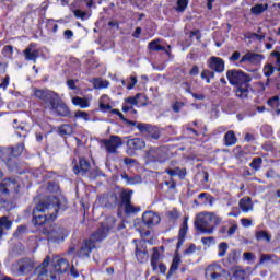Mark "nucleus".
Wrapping results in <instances>:
<instances>
[{
	"instance_id": "61",
	"label": "nucleus",
	"mask_w": 280,
	"mask_h": 280,
	"mask_svg": "<svg viewBox=\"0 0 280 280\" xmlns=\"http://www.w3.org/2000/svg\"><path fill=\"white\" fill-rule=\"evenodd\" d=\"M183 106H185V103L183 102H175L172 106L174 113H180V108H183Z\"/></svg>"
},
{
	"instance_id": "48",
	"label": "nucleus",
	"mask_w": 280,
	"mask_h": 280,
	"mask_svg": "<svg viewBox=\"0 0 280 280\" xmlns=\"http://www.w3.org/2000/svg\"><path fill=\"white\" fill-rule=\"evenodd\" d=\"M188 3H189L188 0H177L176 11L177 12H185V10L187 9Z\"/></svg>"
},
{
	"instance_id": "28",
	"label": "nucleus",
	"mask_w": 280,
	"mask_h": 280,
	"mask_svg": "<svg viewBox=\"0 0 280 280\" xmlns=\"http://www.w3.org/2000/svg\"><path fill=\"white\" fill-rule=\"evenodd\" d=\"M180 255H178V250L175 252V255L173 257V261L171 265V268L168 270L167 277H172L176 270H178V266H180Z\"/></svg>"
},
{
	"instance_id": "42",
	"label": "nucleus",
	"mask_w": 280,
	"mask_h": 280,
	"mask_svg": "<svg viewBox=\"0 0 280 280\" xmlns=\"http://www.w3.org/2000/svg\"><path fill=\"white\" fill-rule=\"evenodd\" d=\"M138 130L141 131L142 135H144V137H147V135L150 132V130H152V125L145 124V122H140V124H138Z\"/></svg>"
},
{
	"instance_id": "30",
	"label": "nucleus",
	"mask_w": 280,
	"mask_h": 280,
	"mask_svg": "<svg viewBox=\"0 0 280 280\" xmlns=\"http://www.w3.org/2000/svg\"><path fill=\"white\" fill-rule=\"evenodd\" d=\"M240 209L244 211L245 213H248V211H253V205L250 203V197H244L238 202Z\"/></svg>"
},
{
	"instance_id": "51",
	"label": "nucleus",
	"mask_w": 280,
	"mask_h": 280,
	"mask_svg": "<svg viewBox=\"0 0 280 280\" xmlns=\"http://www.w3.org/2000/svg\"><path fill=\"white\" fill-rule=\"evenodd\" d=\"M272 73H275V66H272L271 63H267L264 67V74L266 78H270V75H272Z\"/></svg>"
},
{
	"instance_id": "36",
	"label": "nucleus",
	"mask_w": 280,
	"mask_h": 280,
	"mask_svg": "<svg viewBox=\"0 0 280 280\" xmlns=\"http://www.w3.org/2000/svg\"><path fill=\"white\" fill-rule=\"evenodd\" d=\"M225 145H235L237 143V138L235 137V131L230 130L224 136Z\"/></svg>"
},
{
	"instance_id": "20",
	"label": "nucleus",
	"mask_w": 280,
	"mask_h": 280,
	"mask_svg": "<svg viewBox=\"0 0 280 280\" xmlns=\"http://www.w3.org/2000/svg\"><path fill=\"white\" fill-rule=\"evenodd\" d=\"M91 171V163L86 159L82 158L79 161V165L73 166L74 174H80V176H86Z\"/></svg>"
},
{
	"instance_id": "54",
	"label": "nucleus",
	"mask_w": 280,
	"mask_h": 280,
	"mask_svg": "<svg viewBox=\"0 0 280 280\" xmlns=\"http://www.w3.org/2000/svg\"><path fill=\"white\" fill-rule=\"evenodd\" d=\"M73 13L77 19H81L82 21H86V19H89V13L82 10H74Z\"/></svg>"
},
{
	"instance_id": "9",
	"label": "nucleus",
	"mask_w": 280,
	"mask_h": 280,
	"mask_svg": "<svg viewBox=\"0 0 280 280\" xmlns=\"http://www.w3.org/2000/svg\"><path fill=\"white\" fill-rule=\"evenodd\" d=\"M132 194L131 189H124L120 192V205H124L125 213H139L141 211L140 207L132 205Z\"/></svg>"
},
{
	"instance_id": "19",
	"label": "nucleus",
	"mask_w": 280,
	"mask_h": 280,
	"mask_svg": "<svg viewBox=\"0 0 280 280\" xmlns=\"http://www.w3.org/2000/svg\"><path fill=\"white\" fill-rule=\"evenodd\" d=\"M264 60V55L257 52H246L240 60L241 65L244 62H250L252 65H259Z\"/></svg>"
},
{
	"instance_id": "17",
	"label": "nucleus",
	"mask_w": 280,
	"mask_h": 280,
	"mask_svg": "<svg viewBox=\"0 0 280 280\" xmlns=\"http://www.w3.org/2000/svg\"><path fill=\"white\" fill-rule=\"evenodd\" d=\"M127 152L128 154H132L139 150H143L145 148V140L142 138H132L127 140Z\"/></svg>"
},
{
	"instance_id": "6",
	"label": "nucleus",
	"mask_w": 280,
	"mask_h": 280,
	"mask_svg": "<svg viewBox=\"0 0 280 280\" xmlns=\"http://www.w3.org/2000/svg\"><path fill=\"white\" fill-rule=\"evenodd\" d=\"M42 235H47L48 240L51 242H65V237L69 235V232L62 228L61 225H55V226H43L40 229Z\"/></svg>"
},
{
	"instance_id": "59",
	"label": "nucleus",
	"mask_w": 280,
	"mask_h": 280,
	"mask_svg": "<svg viewBox=\"0 0 280 280\" xmlns=\"http://www.w3.org/2000/svg\"><path fill=\"white\" fill-rule=\"evenodd\" d=\"M237 229H240L237 223H233L232 226L228 230L229 237H233V234L237 233Z\"/></svg>"
},
{
	"instance_id": "5",
	"label": "nucleus",
	"mask_w": 280,
	"mask_h": 280,
	"mask_svg": "<svg viewBox=\"0 0 280 280\" xmlns=\"http://www.w3.org/2000/svg\"><path fill=\"white\" fill-rule=\"evenodd\" d=\"M69 260L60 257H56L52 259V269L50 272L47 271L48 280H60V276L65 275V272H69Z\"/></svg>"
},
{
	"instance_id": "12",
	"label": "nucleus",
	"mask_w": 280,
	"mask_h": 280,
	"mask_svg": "<svg viewBox=\"0 0 280 280\" xmlns=\"http://www.w3.org/2000/svg\"><path fill=\"white\" fill-rule=\"evenodd\" d=\"M49 261H51V257L46 256L43 262L33 271V280H49L47 278V266H49Z\"/></svg>"
},
{
	"instance_id": "1",
	"label": "nucleus",
	"mask_w": 280,
	"mask_h": 280,
	"mask_svg": "<svg viewBox=\"0 0 280 280\" xmlns=\"http://www.w3.org/2000/svg\"><path fill=\"white\" fill-rule=\"evenodd\" d=\"M65 211V206L60 205V199L56 196H50L45 200H40L33 209L34 226H49V222L56 220L58 211Z\"/></svg>"
},
{
	"instance_id": "26",
	"label": "nucleus",
	"mask_w": 280,
	"mask_h": 280,
	"mask_svg": "<svg viewBox=\"0 0 280 280\" xmlns=\"http://www.w3.org/2000/svg\"><path fill=\"white\" fill-rule=\"evenodd\" d=\"M237 261H240V252H237V249H232L228 254V258L225 260V266H228V267L236 266Z\"/></svg>"
},
{
	"instance_id": "16",
	"label": "nucleus",
	"mask_w": 280,
	"mask_h": 280,
	"mask_svg": "<svg viewBox=\"0 0 280 280\" xmlns=\"http://www.w3.org/2000/svg\"><path fill=\"white\" fill-rule=\"evenodd\" d=\"M95 242H101V241H94L93 240V234L90 236L89 240H85L80 247V249L77 253L78 257H89L91 255V250L95 248Z\"/></svg>"
},
{
	"instance_id": "4",
	"label": "nucleus",
	"mask_w": 280,
	"mask_h": 280,
	"mask_svg": "<svg viewBox=\"0 0 280 280\" xmlns=\"http://www.w3.org/2000/svg\"><path fill=\"white\" fill-rule=\"evenodd\" d=\"M36 268L32 258H21L11 265V272L16 277H25Z\"/></svg>"
},
{
	"instance_id": "55",
	"label": "nucleus",
	"mask_w": 280,
	"mask_h": 280,
	"mask_svg": "<svg viewBox=\"0 0 280 280\" xmlns=\"http://www.w3.org/2000/svg\"><path fill=\"white\" fill-rule=\"evenodd\" d=\"M2 208L5 209V211H12L14 209V202L8 201L5 199L1 200Z\"/></svg>"
},
{
	"instance_id": "63",
	"label": "nucleus",
	"mask_w": 280,
	"mask_h": 280,
	"mask_svg": "<svg viewBox=\"0 0 280 280\" xmlns=\"http://www.w3.org/2000/svg\"><path fill=\"white\" fill-rule=\"evenodd\" d=\"M164 185L168 186V189H176V182L174 179L165 182Z\"/></svg>"
},
{
	"instance_id": "52",
	"label": "nucleus",
	"mask_w": 280,
	"mask_h": 280,
	"mask_svg": "<svg viewBox=\"0 0 280 280\" xmlns=\"http://www.w3.org/2000/svg\"><path fill=\"white\" fill-rule=\"evenodd\" d=\"M261 163H264L261 158H254L249 165L253 170H259V167H261Z\"/></svg>"
},
{
	"instance_id": "15",
	"label": "nucleus",
	"mask_w": 280,
	"mask_h": 280,
	"mask_svg": "<svg viewBox=\"0 0 280 280\" xmlns=\"http://www.w3.org/2000/svg\"><path fill=\"white\" fill-rule=\"evenodd\" d=\"M50 110L55 113V115H58V117H69L71 115V109H69V106H67V104H65V101H62V98L60 97L54 104Z\"/></svg>"
},
{
	"instance_id": "35",
	"label": "nucleus",
	"mask_w": 280,
	"mask_h": 280,
	"mask_svg": "<svg viewBox=\"0 0 280 280\" xmlns=\"http://www.w3.org/2000/svg\"><path fill=\"white\" fill-rule=\"evenodd\" d=\"M9 148L12 151L13 156L15 159H19V156H21V154H23V151L25 150V142H20L14 147H9Z\"/></svg>"
},
{
	"instance_id": "44",
	"label": "nucleus",
	"mask_w": 280,
	"mask_h": 280,
	"mask_svg": "<svg viewBox=\"0 0 280 280\" xmlns=\"http://www.w3.org/2000/svg\"><path fill=\"white\" fill-rule=\"evenodd\" d=\"M201 78H202V80H207V84H210L211 83L210 78H215V72L211 71V70H203L201 72Z\"/></svg>"
},
{
	"instance_id": "56",
	"label": "nucleus",
	"mask_w": 280,
	"mask_h": 280,
	"mask_svg": "<svg viewBox=\"0 0 280 280\" xmlns=\"http://www.w3.org/2000/svg\"><path fill=\"white\" fill-rule=\"evenodd\" d=\"M74 117H77V118L80 117L81 119L89 121V113H86V112L78 110V112H75Z\"/></svg>"
},
{
	"instance_id": "53",
	"label": "nucleus",
	"mask_w": 280,
	"mask_h": 280,
	"mask_svg": "<svg viewBox=\"0 0 280 280\" xmlns=\"http://www.w3.org/2000/svg\"><path fill=\"white\" fill-rule=\"evenodd\" d=\"M275 255L272 254H261L259 264H268V261H272L275 259Z\"/></svg>"
},
{
	"instance_id": "43",
	"label": "nucleus",
	"mask_w": 280,
	"mask_h": 280,
	"mask_svg": "<svg viewBox=\"0 0 280 280\" xmlns=\"http://www.w3.org/2000/svg\"><path fill=\"white\" fill-rule=\"evenodd\" d=\"M110 83L106 80L94 79V89H108Z\"/></svg>"
},
{
	"instance_id": "38",
	"label": "nucleus",
	"mask_w": 280,
	"mask_h": 280,
	"mask_svg": "<svg viewBox=\"0 0 280 280\" xmlns=\"http://www.w3.org/2000/svg\"><path fill=\"white\" fill-rule=\"evenodd\" d=\"M59 135L61 137H67V136L73 135V127H71V125H67V124L61 125L59 127Z\"/></svg>"
},
{
	"instance_id": "41",
	"label": "nucleus",
	"mask_w": 280,
	"mask_h": 280,
	"mask_svg": "<svg viewBox=\"0 0 280 280\" xmlns=\"http://www.w3.org/2000/svg\"><path fill=\"white\" fill-rule=\"evenodd\" d=\"M233 278L236 280H245L246 271L241 267H236V269L233 271Z\"/></svg>"
},
{
	"instance_id": "21",
	"label": "nucleus",
	"mask_w": 280,
	"mask_h": 280,
	"mask_svg": "<svg viewBox=\"0 0 280 280\" xmlns=\"http://www.w3.org/2000/svg\"><path fill=\"white\" fill-rule=\"evenodd\" d=\"M189 221V217H184V221L179 228L178 232V242H177V250L183 246V243L185 242V237L187 236V231H189V225L187 222Z\"/></svg>"
},
{
	"instance_id": "64",
	"label": "nucleus",
	"mask_w": 280,
	"mask_h": 280,
	"mask_svg": "<svg viewBox=\"0 0 280 280\" xmlns=\"http://www.w3.org/2000/svg\"><path fill=\"white\" fill-rule=\"evenodd\" d=\"M271 56L276 58V65L279 67L280 66V52L279 51H272Z\"/></svg>"
},
{
	"instance_id": "45",
	"label": "nucleus",
	"mask_w": 280,
	"mask_h": 280,
	"mask_svg": "<svg viewBox=\"0 0 280 280\" xmlns=\"http://www.w3.org/2000/svg\"><path fill=\"white\" fill-rule=\"evenodd\" d=\"M108 205L110 207H117V206H121V202L119 201V197L117 196V194H112L108 197Z\"/></svg>"
},
{
	"instance_id": "57",
	"label": "nucleus",
	"mask_w": 280,
	"mask_h": 280,
	"mask_svg": "<svg viewBox=\"0 0 280 280\" xmlns=\"http://www.w3.org/2000/svg\"><path fill=\"white\" fill-rule=\"evenodd\" d=\"M178 172H180V167L175 168H166L165 173L168 174V176H178Z\"/></svg>"
},
{
	"instance_id": "33",
	"label": "nucleus",
	"mask_w": 280,
	"mask_h": 280,
	"mask_svg": "<svg viewBox=\"0 0 280 280\" xmlns=\"http://www.w3.org/2000/svg\"><path fill=\"white\" fill-rule=\"evenodd\" d=\"M255 237H256L257 242L265 241L268 244H270V242L272 241V236L264 230L257 231L255 234Z\"/></svg>"
},
{
	"instance_id": "32",
	"label": "nucleus",
	"mask_w": 280,
	"mask_h": 280,
	"mask_svg": "<svg viewBox=\"0 0 280 280\" xmlns=\"http://www.w3.org/2000/svg\"><path fill=\"white\" fill-rule=\"evenodd\" d=\"M268 10V3H258L250 8L252 14L254 16H259V14H264Z\"/></svg>"
},
{
	"instance_id": "46",
	"label": "nucleus",
	"mask_w": 280,
	"mask_h": 280,
	"mask_svg": "<svg viewBox=\"0 0 280 280\" xmlns=\"http://www.w3.org/2000/svg\"><path fill=\"white\" fill-rule=\"evenodd\" d=\"M245 38H248L250 40H255V38L257 40H264V38H266V36L265 35H259L257 33L247 32V33H245Z\"/></svg>"
},
{
	"instance_id": "24",
	"label": "nucleus",
	"mask_w": 280,
	"mask_h": 280,
	"mask_svg": "<svg viewBox=\"0 0 280 280\" xmlns=\"http://www.w3.org/2000/svg\"><path fill=\"white\" fill-rule=\"evenodd\" d=\"M120 178H122L127 185H141V183H143L141 175L129 176L128 173H121Z\"/></svg>"
},
{
	"instance_id": "62",
	"label": "nucleus",
	"mask_w": 280,
	"mask_h": 280,
	"mask_svg": "<svg viewBox=\"0 0 280 280\" xmlns=\"http://www.w3.org/2000/svg\"><path fill=\"white\" fill-rule=\"evenodd\" d=\"M242 54L240 51H234L232 56H230L229 60L230 62H236V60H240V57Z\"/></svg>"
},
{
	"instance_id": "2",
	"label": "nucleus",
	"mask_w": 280,
	"mask_h": 280,
	"mask_svg": "<svg viewBox=\"0 0 280 280\" xmlns=\"http://www.w3.org/2000/svg\"><path fill=\"white\" fill-rule=\"evenodd\" d=\"M226 78L232 86H236V97H240V100H248L253 77L242 70L232 69L226 71Z\"/></svg>"
},
{
	"instance_id": "40",
	"label": "nucleus",
	"mask_w": 280,
	"mask_h": 280,
	"mask_svg": "<svg viewBox=\"0 0 280 280\" xmlns=\"http://www.w3.org/2000/svg\"><path fill=\"white\" fill-rule=\"evenodd\" d=\"M75 266H78V259L74 256L71 260V267L69 268H70L71 277H74V279H78V277H80V273L78 272V268H75Z\"/></svg>"
},
{
	"instance_id": "47",
	"label": "nucleus",
	"mask_w": 280,
	"mask_h": 280,
	"mask_svg": "<svg viewBox=\"0 0 280 280\" xmlns=\"http://www.w3.org/2000/svg\"><path fill=\"white\" fill-rule=\"evenodd\" d=\"M218 248H219L218 255L220 257H224L226 255V250H229V244L222 242V243L219 244Z\"/></svg>"
},
{
	"instance_id": "25",
	"label": "nucleus",
	"mask_w": 280,
	"mask_h": 280,
	"mask_svg": "<svg viewBox=\"0 0 280 280\" xmlns=\"http://www.w3.org/2000/svg\"><path fill=\"white\" fill-rule=\"evenodd\" d=\"M12 229V220H10L7 215L0 218V240L5 235V231H10Z\"/></svg>"
},
{
	"instance_id": "13",
	"label": "nucleus",
	"mask_w": 280,
	"mask_h": 280,
	"mask_svg": "<svg viewBox=\"0 0 280 280\" xmlns=\"http://www.w3.org/2000/svg\"><path fill=\"white\" fill-rule=\"evenodd\" d=\"M12 191L19 194V182L14 178H4L0 183V194L8 196V194H12Z\"/></svg>"
},
{
	"instance_id": "29",
	"label": "nucleus",
	"mask_w": 280,
	"mask_h": 280,
	"mask_svg": "<svg viewBox=\"0 0 280 280\" xmlns=\"http://www.w3.org/2000/svg\"><path fill=\"white\" fill-rule=\"evenodd\" d=\"M165 215L168 222H172V224H176V222H178L180 219V212L176 208L166 211Z\"/></svg>"
},
{
	"instance_id": "14",
	"label": "nucleus",
	"mask_w": 280,
	"mask_h": 280,
	"mask_svg": "<svg viewBox=\"0 0 280 280\" xmlns=\"http://www.w3.org/2000/svg\"><path fill=\"white\" fill-rule=\"evenodd\" d=\"M142 222L144 226H148V229H152V226H156V224H160L161 217L154 211H145L142 214Z\"/></svg>"
},
{
	"instance_id": "31",
	"label": "nucleus",
	"mask_w": 280,
	"mask_h": 280,
	"mask_svg": "<svg viewBox=\"0 0 280 280\" xmlns=\"http://www.w3.org/2000/svg\"><path fill=\"white\" fill-rule=\"evenodd\" d=\"M161 259V253H159V248H153V254L151 256V267L152 270L156 271L159 270V260Z\"/></svg>"
},
{
	"instance_id": "11",
	"label": "nucleus",
	"mask_w": 280,
	"mask_h": 280,
	"mask_svg": "<svg viewBox=\"0 0 280 280\" xmlns=\"http://www.w3.org/2000/svg\"><path fill=\"white\" fill-rule=\"evenodd\" d=\"M0 159H1V161H3V163H5V165L9 170H11V171L16 170L19 164L16 163V158L10 150V147L3 148L0 151Z\"/></svg>"
},
{
	"instance_id": "7",
	"label": "nucleus",
	"mask_w": 280,
	"mask_h": 280,
	"mask_svg": "<svg viewBox=\"0 0 280 280\" xmlns=\"http://www.w3.org/2000/svg\"><path fill=\"white\" fill-rule=\"evenodd\" d=\"M117 220L115 217H107L105 222L101 223V226L92 234V240L94 242H102V240H106L108 234L113 229H115Z\"/></svg>"
},
{
	"instance_id": "60",
	"label": "nucleus",
	"mask_w": 280,
	"mask_h": 280,
	"mask_svg": "<svg viewBox=\"0 0 280 280\" xmlns=\"http://www.w3.org/2000/svg\"><path fill=\"white\" fill-rule=\"evenodd\" d=\"M243 259H245V261H255V254L250 252H245L243 254Z\"/></svg>"
},
{
	"instance_id": "49",
	"label": "nucleus",
	"mask_w": 280,
	"mask_h": 280,
	"mask_svg": "<svg viewBox=\"0 0 280 280\" xmlns=\"http://www.w3.org/2000/svg\"><path fill=\"white\" fill-rule=\"evenodd\" d=\"M145 137L156 140L161 137V133L159 132V129H156V127L152 126V129L148 132Z\"/></svg>"
},
{
	"instance_id": "10",
	"label": "nucleus",
	"mask_w": 280,
	"mask_h": 280,
	"mask_svg": "<svg viewBox=\"0 0 280 280\" xmlns=\"http://www.w3.org/2000/svg\"><path fill=\"white\" fill-rule=\"evenodd\" d=\"M103 145L109 154H117V149L121 148L124 142L119 136H110L109 139L103 140Z\"/></svg>"
},
{
	"instance_id": "18",
	"label": "nucleus",
	"mask_w": 280,
	"mask_h": 280,
	"mask_svg": "<svg viewBox=\"0 0 280 280\" xmlns=\"http://www.w3.org/2000/svg\"><path fill=\"white\" fill-rule=\"evenodd\" d=\"M25 60L36 62L40 58V50L36 49V44H30L26 49L23 50Z\"/></svg>"
},
{
	"instance_id": "58",
	"label": "nucleus",
	"mask_w": 280,
	"mask_h": 280,
	"mask_svg": "<svg viewBox=\"0 0 280 280\" xmlns=\"http://www.w3.org/2000/svg\"><path fill=\"white\" fill-rule=\"evenodd\" d=\"M13 51H14V48L10 45L4 46L2 49V54L4 56H12Z\"/></svg>"
},
{
	"instance_id": "39",
	"label": "nucleus",
	"mask_w": 280,
	"mask_h": 280,
	"mask_svg": "<svg viewBox=\"0 0 280 280\" xmlns=\"http://www.w3.org/2000/svg\"><path fill=\"white\" fill-rule=\"evenodd\" d=\"M136 257L140 264H144L148 260V250H140L139 247H136Z\"/></svg>"
},
{
	"instance_id": "34",
	"label": "nucleus",
	"mask_w": 280,
	"mask_h": 280,
	"mask_svg": "<svg viewBox=\"0 0 280 280\" xmlns=\"http://www.w3.org/2000/svg\"><path fill=\"white\" fill-rule=\"evenodd\" d=\"M160 43H161V39H154L149 43L148 47L151 51H165L170 54V51L165 49V46L160 45Z\"/></svg>"
},
{
	"instance_id": "3",
	"label": "nucleus",
	"mask_w": 280,
	"mask_h": 280,
	"mask_svg": "<svg viewBox=\"0 0 280 280\" xmlns=\"http://www.w3.org/2000/svg\"><path fill=\"white\" fill-rule=\"evenodd\" d=\"M222 223V218L214 212H201L195 220V229L206 235H213L217 226Z\"/></svg>"
},
{
	"instance_id": "22",
	"label": "nucleus",
	"mask_w": 280,
	"mask_h": 280,
	"mask_svg": "<svg viewBox=\"0 0 280 280\" xmlns=\"http://www.w3.org/2000/svg\"><path fill=\"white\" fill-rule=\"evenodd\" d=\"M209 68L217 73L224 72V60L220 57H211L209 59Z\"/></svg>"
},
{
	"instance_id": "50",
	"label": "nucleus",
	"mask_w": 280,
	"mask_h": 280,
	"mask_svg": "<svg viewBox=\"0 0 280 280\" xmlns=\"http://www.w3.org/2000/svg\"><path fill=\"white\" fill-rule=\"evenodd\" d=\"M141 97V93L136 94V96H130L128 98L125 100V102H127V104H130L131 106H137V104H139V98Z\"/></svg>"
},
{
	"instance_id": "37",
	"label": "nucleus",
	"mask_w": 280,
	"mask_h": 280,
	"mask_svg": "<svg viewBox=\"0 0 280 280\" xmlns=\"http://www.w3.org/2000/svg\"><path fill=\"white\" fill-rule=\"evenodd\" d=\"M72 104H74V106H80V108H89L90 106L89 100L80 96H74L72 98Z\"/></svg>"
},
{
	"instance_id": "8",
	"label": "nucleus",
	"mask_w": 280,
	"mask_h": 280,
	"mask_svg": "<svg viewBox=\"0 0 280 280\" xmlns=\"http://www.w3.org/2000/svg\"><path fill=\"white\" fill-rule=\"evenodd\" d=\"M34 95L35 97H37V100H40V102H43V104L45 105V108H49V110L60 98V95H58V93L50 90L35 89Z\"/></svg>"
},
{
	"instance_id": "27",
	"label": "nucleus",
	"mask_w": 280,
	"mask_h": 280,
	"mask_svg": "<svg viewBox=\"0 0 280 280\" xmlns=\"http://www.w3.org/2000/svg\"><path fill=\"white\" fill-rule=\"evenodd\" d=\"M19 124L18 119L13 120V128H15L16 135L18 137H23V139H25V137H27L30 129L27 128V126L25 124H21V125H16Z\"/></svg>"
},
{
	"instance_id": "23",
	"label": "nucleus",
	"mask_w": 280,
	"mask_h": 280,
	"mask_svg": "<svg viewBox=\"0 0 280 280\" xmlns=\"http://www.w3.org/2000/svg\"><path fill=\"white\" fill-rule=\"evenodd\" d=\"M149 159H152V161L159 163H163V161H165V152H163V149L152 148L149 150Z\"/></svg>"
}]
</instances>
